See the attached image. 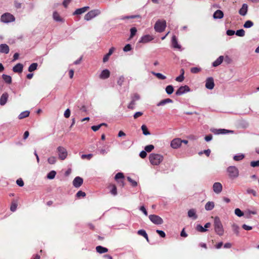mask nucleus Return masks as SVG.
Here are the masks:
<instances>
[{"instance_id": "1", "label": "nucleus", "mask_w": 259, "mask_h": 259, "mask_svg": "<svg viewBox=\"0 0 259 259\" xmlns=\"http://www.w3.org/2000/svg\"><path fill=\"white\" fill-rule=\"evenodd\" d=\"M226 171L230 179H236L239 176V170L235 166H229L226 169Z\"/></svg>"}, {"instance_id": "2", "label": "nucleus", "mask_w": 259, "mask_h": 259, "mask_svg": "<svg viewBox=\"0 0 259 259\" xmlns=\"http://www.w3.org/2000/svg\"><path fill=\"white\" fill-rule=\"evenodd\" d=\"M213 226L214 231L216 234L220 236H222L224 234V230L223 225L219 217H214Z\"/></svg>"}, {"instance_id": "3", "label": "nucleus", "mask_w": 259, "mask_h": 259, "mask_svg": "<svg viewBox=\"0 0 259 259\" xmlns=\"http://www.w3.org/2000/svg\"><path fill=\"white\" fill-rule=\"evenodd\" d=\"M149 159L152 165H158L162 161L163 157L159 154L151 153L149 155Z\"/></svg>"}, {"instance_id": "4", "label": "nucleus", "mask_w": 259, "mask_h": 259, "mask_svg": "<svg viewBox=\"0 0 259 259\" xmlns=\"http://www.w3.org/2000/svg\"><path fill=\"white\" fill-rule=\"evenodd\" d=\"M166 26V23L165 20H158L156 21L154 25V29L156 32H163Z\"/></svg>"}, {"instance_id": "5", "label": "nucleus", "mask_w": 259, "mask_h": 259, "mask_svg": "<svg viewBox=\"0 0 259 259\" xmlns=\"http://www.w3.org/2000/svg\"><path fill=\"white\" fill-rule=\"evenodd\" d=\"M149 220L154 224L159 225L163 223V219L156 214H150L149 216Z\"/></svg>"}, {"instance_id": "6", "label": "nucleus", "mask_w": 259, "mask_h": 259, "mask_svg": "<svg viewBox=\"0 0 259 259\" xmlns=\"http://www.w3.org/2000/svg\"><path fill=\"white\" fill-rule=\"evenodd\" d=\"M100 11L98 10H94L89 12L84 16V20L89 21L98 16L100 14Z\"/></svg>"}, {"instance_id": "7", "label": "nucleus", "mask_w": 259, "mask_h": 259, "mask_svg": "<svg viewBox=\"0 0 259 259\" xmlns=\"http://www.w3.org/2000/svg\"><path fill=\"white\" fill-rule=\"evenodd\" d=\"M1 21L4 23H9L15 20L13 15L10 13H5L2 15L1 18Z\"/></svg>"}, {"instance_id": "8", "label": "nucleus", "mask_w": 259, "mask_h": 259, "mask_svg": "<svg viewBox=\"0 0 259 259\" xmlns=\"http://www.w3.org/2000/svg\"><path fill=\"white\" fill-rule=\"evenodd\" d=\"M59 158L61 160H64L67 156V151L66 149L62 146H59L57 148Z\"/></svg>"}, {"instance_id": "9", "label": "nucleus", "mask_w": 259, "mask_h": 259, "mask_svg": "<svg viewBox=\"0 0 259 259\" xmlns=\"http://www.w3.org/2000/svg\"><path fill=\"white\" fill-rule=\"evenodd\" d=\"M190 91V88L187 85H185L184 86H181L176 92V96H181L184 94H185L187 92H189Z\"/></svg>"}, {"instance_id": "10", "label": "nucleus", "mask_w": 259, "mask_h": 259, "mask_svg": "<svg viewBox=\"0 0 259 259\" xmlns=\"http://www.w3.org/2000/svg\"><path fill=\"white\" fill-rule=\"evenodd\" d=\"M211 132H212L215 135H220V134H227L229 133H233L234 131L231 130H228L226 129H222V128H212L211 129Z\"/></svg>"}, {"instance_id": "11", "label": "nucleus", "mask_w": 259, "mask_h": 259, "mask_svg": "<svg viewBox=\"0 0 259 259\" xmlns=\"http://www.w3.org/2000/svg\"><path fill=\"white\" fill-rule=\"evenodd\" d=\"M214 87L213 78L212 77H208L205 81V87L207 89L212 90Z\"/></svg>"}, {"instance_id": "12", "label": "nucleus", "mask_w": 259, "mask_h": 259, "mask_svg": "<svg viewBox=\"0 0 259 259\" xmlns=\"http://www.w3.org/2000/svg\"><path fill=\"white\" fill-rule=\"evenodd\" d=\"M213 191L216 194H220L223 189V186L221 183L219 182H215L212 186Z\"/></svg>"}, {"instance_id": "13", "label": "nucleus", "mask_w": 259, "mask_h": 259, "mask_svg": "<svg viewBox=\"0 0 259 259\" xmlns=\"http://www.w3.org/2000/svg\"><path fill=\"white\" fill-rule=\"evenodd\" d=\"M181 144L182 141L180 138L174 139L170 143V146L174 149L179 148L181 146Z\"/></svg>"}, {"instance_id": "14", "label": "nucleus", "mask_w": 259, "mask_h": 259, "mask_svg": "<svg viewBox=\"0 0 259 259\" xmlns=\"http://www.w3.org/2000/svg\"><path fill=\"white\" fill-rule=\"evenodd\" d=\"M83 182V179L80 177H76L73 181V185L75 188H79Z\"/></svg>"}, {"instance_id": "15", "label": "nucleus", "mask_w": 259, "mask_h": 259, "mask_svg": "<svg viewBox=\"0 0 259 259\" xmlns=\"http://www.w3.org/2000/svg\"><path fill=\"white\" fill-rule=\"evenodd\" d=\"M9 95L7 93H3L0 97V105L1 106L5 105L8 99Z\"/></svg>"}, {"instance_id": "16", "label": "nucleus", "mask_w": 259, "mask_h": 259, "mask_svg": "<svg viewBox=\"0 0 259 259\" xmlns=\"http://www.w3.org/2000/svg\"><path fill=\"white\" fill-rule=\"evenodd\" d=\"M153 39V38L152 36H151L149 34H147V35H144L142 37H141V38H140V39L139 40V42L144 43V44L147 43V42L151 41Z\"/></svg>"}, {"instance_id": "17", "label": "nucleus", "mask_w": 259, "mask_h": 259, "mask_svg": "<svg viewBox=\"0 0 259 259\" xmlns=\"http://www.w3.org/2000/svg\"><path fill=\"white\" fill-rule=\"evenodd\" d=\"M171 45L175 49H180L181 48L180 45L178 44V39L176 35H173L171 38Z\"/></svg>"}, {"instance_id": "18", "label": "nucleus", "mask_w": 259, "mask_h": 259, "mask_svg": "<svg viewBox=\"0 0 259 259\" xmlns=\"http://www.w3.org/2000/svg\"><path fill=\"white\" fill-rule=\"evenodd\" d=\"M90 9V7L89 6H85L81 8L77 9L73 13V15H80L87 11H88Z\"/></svg>"}, {"instance_id": "19", "label": "nucleus", "mask_w": 259, "mask_h": 259, "mask_svg": "<svg viewBox=\"0 0 259 259\" xmlns=\"http://www.w3.org/2000/svg\"><path fill=\"white\" fill-rule=\"evenodd\" d=\"M110 72L109 70L105 69L103 70L99 75V77L102 79H105L110 76Z\"/></svg>"}, {"instance_id": "20", "label": "nucleus", "mask_w": 259, "mask_h": 259, "mask_svg": "<svg viewBox=\"0 0 259 259\" xmlns=\"http://www.w3.org/2000/svg\"><path fill=\"white\" fill-rule=\"evenodd\" d=\"M23 65L21 63H18L13 67V71L15 73H21L23 71Z\"/></svg>"}, {"instance_id": "21", "label": "nucleus", "mask_w": 259, "mask_h": 259, "mask_svg": "<svg viewBox=\"0 0 259 259\" xmlns=\"http://www.w3.org/2000/svg\"><path fill=\"white\" fill-rule=\"evenodd\" d=\"M248 11V6L246 4H243L241 9L239 10V14L241 16L246 15Z\"/></svg>"}, {"instance_id": "22", "label": "nucleus", "mask_w": 259, "mask_h": 259, "mask_svg": "<svg viewBox=\"0 0 259 259\" xmlns=\"http://www.w3.org/2000/svg\"><path fill=\"white\" fill-rule=\"evenodd\" d=\"M10 49L9 46L5 44L0 45V53L8 54Z\"/></svg>"}, {"instance_id": "23", "label": "nucleus", "mask_w": 259, "mask_h": 259, "mask_svg": "<svg viewBox=\"0 0 259 259\" xmlns=\"http://www.w3.org/2000/svg\"><path fill=\"white\" fill-rule=\"evenodd\" d=\"M224 17V13L222 11L218 10L214 12L213 17L214 19H221Z\"/></svg>"}, {"instance_id": "24", "label": "nucleus", "mask_w": 259, "mask_h": 259, "mask_svg": "<svg viewBox=\"0 0 259 259\" xmlns=\"http://www.w3.org/2000/svg\"><path fill=\"white\" fill-rule=\"evenodd\" d=\"M172 102H173L172 100H171V99H169V98H167V99H165L161 100L160 102H159L156 105H157V106H162L165 105L166 104L171 103Z\"/></svg>"}, {"instance_id": "25", "label": "nucleus", "mask_w": 259, "mask_h": 259, "mask_svg": "<svg viewBox=\"0 0 259 259\" xmlns=\"http://www.w3.org/2000/svg\"><path fill=\"white\" fill-rule=\"evenodd\" d=\"M188 216L189 218H192L193 220H196L197 218L196 210L194 209H191L188 211Z\"/></svg>"}, {"instance_id": "26", "label": "nucleus", "mask_w": 259, "mask_h": 259, "mask_svg": "<svg viewBox=\"0 0 259 259\" xmlns=\"http://www.w3.org/2000/svg\"><path fill=\"white\" fill-rule=\"evenodd\" d=\"M214 207V203L213 201H208L205 205V209L207 211L211 210Z\"/></svg>"}, {"instance_id": "27", "label": "nucleus", "mask_w": 259, "mask_h": 259, "mask_svg": "<svg viewBox=\"0 0 259 259\" xmlns=\"http://www.w3.org/2000/svg\"><path fill=\"white\" fill-rule=\"evenodd\" d=\"M223 59H224V57L223 56H220L218 58H217V59L215 61H214L212 63V66H213V67L218 66L223 62Z\"/></svg>"}, {"instance_id": "28", "label": "nucleus", "mask_w": 259, "mask_h": 259, "mask_svg": "<svg viewBox=\"0 0 259 259\" xmlns=\"http://www.w3.org/2000/svg\"><path fill=\"white\" fill-rule=\"evenodd\" d=\"M53 17L54 20L57 22H64V20L62 18H61L59 13L56 11L54 12Z\"/></svg>"}, {"instance_id": "29", "label": "nucleus", "mask_w": 259, "mask_h": 259, "mask_svg": "<svg viewBox=\"0 0 259 259\" xmlns=\"http://www.w3.org/2000/svg\"><path fill=\"white\" fill-rule=\"evenodd\" d=\"M110 188V192L113 196H116L117 194V188L114 184H111L109 186Z\"/></svg>"}, {"instance_id": "30", "label": "nucleus", "mask_w": 259, "mask_h": 259, "mask_svg": "<svg viewBox=\"0 0 259 259\" xmlns=\"http://www.w3.org/2000/svg\"><path fill=\"white\" fill-rule=\"evenodd\" d=\"M96 249L97 252L99 253H105L108 251V248L100 245L97 246L96 248Z\"/></svg>"}, {"instance_id": "31", "label": "nucleus", "mask_w": 259, "mask_h": 259, "mask_svg": "<svg viewBox=\"0 0 259 259\" xmlns=\"http://www.w3.org/2000/svg\"><path fill=\"white\" fill-rule=\"evenodd\" d=\"M2 77L6 83L8 84L12 83V77L11 76L4 74L2 75Z\"/></svg>"}, {"instance_id": "32", "label": "nucleus", "mask_w": 259, "mask_h": 259, "mask_svg": "<svg viewBox=\"0 0 259 259\" xmlns=\"http://www.w3.org/2000/svg\"><path fill=\"white\" fill-rule=\"evenodd\" d=\"M137 233H138V234L143 236L147 240V241H149L148 234H147V233L145 230H143V229L140 230L138 231Z\"/></svg>"}, {"instance_id": "33", "label": "nucleus", "mask_w": 259, "mask_h": 259, "mask_svg": "<svg viewBox=\"0 0 259 259\" xmlns=\"http://www.w3.org/2000/svg\"><path fill=\"white\" fill-rule=\"evenodd\" d=\"M135 18H141V16L140 15L125 16H122V17H121L120 19L125 20V19H135Z\"/></svg>"}, {"instance_id": "34", "label": "nucleus", "mask_w": 259, "mask_h": 259, "mask_svg": "<svg viewBox=\"0 0 259 259\" xmlns=\"http://www.w3.org/2000/svg\"><path fill=\"white\" fill-rule=\"evenodd\" d=\"M244 157H245L244 154H242V153H239V154L234 156L233 159L235 161H239L242 160L244 158Z\"/></svg>"}, {"instance_id": "35", "label": "nucleus", "mask_w": 259, "mask_h": 259, "mask_svg": "<svg viewBox=\"0 0 259 259\" xmlns=\"http://www.w3.org/2000/svg\"><path fill=\"white\" fill-rule=\"evenodd\" d=\"M30 114V112L29 111L26 110V111H23L22 112H21L18 116V118L19 119H23V118H24L25 117H27L29 116Z\"/></svg>"}, {"instance_id": "36", "label": "nucleus", "mask_w": 259, "mask_h": 259, "mask_svg": "<svg viewBox=\"0 0 259 259\" xmlns=\"http://www.w3.org/2000/svg\"><path fill=\"white\" fill-rule=\"evenodd\" d=\"M38 64L37 63H32L28 67V70L29 72H32L37 69Z\"/></svg>"}, {"instance_id": "37", "label": "nucleus", "mask_w": 259, "mask_h": 259, "mask_svg": "<svg viewBox=\"0 0 259 259\" xmlns=\"http://www.w3.org/2000/svg\"><path fill=\"white\" fill-rule=\"evenodd\" d=\"M174 91V88L172 85H168L165 88V92L168 95H171Z\"/></svg>"}, {"instance_id": "38", "label": "nucleus", "mask_w": 259, "mask_h": 259, "mask_svg": "<svg viewBox=\"0 0 259 259\" xmlns=\"http://www.w3.org/2000/svg\"><path fill=\"white\" fill-rule=\"evenodd\" d=\"M141 130L143 132V134L144 135L147 136V135H150V133L148 131V128L146 125H145V124L142 125L141 126Z\"/></svg>"}, {"instance_id": "39", "label": "nucleus", "mask_w": 259, "mask_h": 259, "mask_svg": "<svg viewBox=\"0 0 259 259\" xmlns=\"http://www.w3.org/2000/svg\"><path fill=\"white\" fill-rule=\"evenodd\" d=\"M56 175V172L55 170H51L47 175V178L50 180L53 179Z\"/></svg>"}, {"instance_id": "40", "label": "nucleus", "mask_w": 259, "mask_h": 259, "mask_svg": "<svg viewBox=\"0 0 259 259\" xmlns=\"http://www.w3.org/2000/svg\"><path fill=\"white\" fill-rule=\"evenodd\" d=\"M196 229L197 231L200 232H205L207 231V229L204 228V227H203L200 224L197 225V226L196 227Z\"/></svg>"}, {"instance_id": "41", "label": "nucleus", "mask_w": 259, "mask_h": 259, "mask_svg": "<svg viewBox=\"0 0 259 259\" xmlns=\"http://www.w3.org/2000/svg\"><path fill=\"white\" fill-rule=\"evenodd\" d=\"M253 25V23L250 20L246 21L243 25V26L245 28H249L251 27Z\"/></svg>"}, {"instance_id": "42", "label": "nucleus", "mask_w": 259, "mask_h": 259, "mask_svg": "<svg viewBox=\"0 0 259 259\" xmlns=\"http://www.w3.org/2000/svg\"><path fill=\"white\" fill-rule=\"evenodd\" d=\"M124 175L122 172H118L115 176V180L117 182L119 180H122L124 179Z\"/></svg>"}, {"instance_id": "43", "label": "nucleus", "mask_w": 259, "mask_h": 259, "mask_svg": "<svg viewBox=\"0 0 259 259\" xmlns=\"http://www.w3.org/2000/svg\"><path fill=\"white\" fill-rule=\"evenodd\" d=\"M137 32V29L136 27L131 28L130 29V36L129 39L133 38L136 35Z\"/></svg>"}, {"instance_id": "44", "label": "nucleus", "mask_w": 259, "mask_h": 259, "mask_svg": "<svg viewBox=\"0 0 259 259\" xmlns=\"http://www.w3.org/2000/svg\"><path fill=\"white\" fill-rule=\"evenodd\" d=\"M152 73L160 79L164 80L166 78V76L160 73L152 72Z\"/></svg>"}, {"instance_id": "45", "label": "nucleus", "mask_w": 259, "mask_h": 259, "mask_svg": "<svg viewBox=\"0 0 259 259\" xmlns=\"http://www.w3.org/2000/svg\"><path fill=\"white\" fill-rule=\"evenodd\" d=\"M235 34L236 35L240 37H243L245 35V31L243 29L237 30Z\"/></svg>"}, {"instance_id": "46", "label": "nucleus", "mask_w": 259, "mask_h": 259, "mask_svg": "<svg viewBox=\"0 0 259 259\" xmlns=\"http://www.w3.org/2000/svg\"><path fill=\"white\" fill-rule=\"evenodd\" d=\"M127 179L128 181L131 184V185L133 187H135L137 186V185H138L137 182L136 181H135V180H133L131 177H128L127 178Z\"/></svg>"}, {"instance_id": "47", "label": "nucleus", "mask_w": 259, "mask_h": 259, "mask_svg": "<svg viewBox=\"0 0 259 259\" xmlns=\"http://www.w3.org/2000/svg\"><path fill=\"white\" fill-rule=\"evenodd\" d=\"M232 228H233V230L234 231V232H235V233L237 235H238L239 234V227L238 225H236V224H233L232 225Z\"/></svg>"}, {"instance_id": "48", "label": "nucleus", "mask_w": 259, "mask_h": 259, "mask_svg": "<svg viewBox=\"0 0 259 259\" xmlns=\"http://www.w3.org/2000/svg\"><path fill=\"white\" fill-rule=\"evenodd\" d=\"M235 214L239 217L244 215V213L239 208H236L235 209Z\"/></svg>"}, {"instance_id": "49", "label": "nucleus", "mask_w": 259, "mask_h": 259, "mask_svg": "<svg viewBox=\"0 0 259 259\" xmlns=\"http://www.w3.org/2000/svg\"><path fill=\"white\" fill-rule=\"evenodd\" d=\"M132 50V47L131 45L130 44H126L123 48V51L124 52H127L128 51H130Z\"/></svg>"}, {"instance_id": "50", "label": "nucleus", "mask_w": 259, "mask_h": 259, "mask_svg": "<svg viewBox=\"0 0 259 259\" xmlns=\"http://www.w3.org/2000/svg\"><path fill=\"white\" fill-rule=\"evenodd\" d=\"M154 148V147L153 145H148L145 147V150L147 152H150L152 151Z\"/></svg>"}, {"instance_id": "51", "label": "nucleus", "mask_w": 259, "mask_h": 259, "mask_svg": "<svg viewBox=\"0 0 259 259\" xmlns=\"http://www.w3.org/2000/svg\"><path fill=\"white\" fill-rule=\"evenodd\" d=\"M93 156L92 154H82L81 156V158L82 159L87 158L88 160H90Z\"/></svg>"}, {"instance_id": "52", "label": "nucleus", "mask_w": 259, "mask_h": 259, "mask_svg": "<svg viewBox=\"0 0 259 259\" xmlns=\"http://www.w3.org/2000/svg\"><path fill=\"white\" fill-rule=\"evenodd\" d=\"M48 161L51 164H55L56 162V158L54 156H51L48 159Z\"/></svg>"}, {"instance_id": "53", "label": "nucleus", "mask_w": 259, "mask_h": 259, "mask_svg": "<svg viewBox=\"0 0 259 259\" xmlns=\"http://www.w3.org/2000/svg\"><path fill=\"white\" fill-rule=\"evenodd\" d=\"M246 193L249 194H251L254 197L257 196V193H256V191L255 190L250 189V188L247 189Z\"/></svg>"}, {"instance_id": "54", "label": "nucleus", "mask_w": 259, "mask_h": 259, "mask_svg": "<svg viewBox=\"0 0 259 259\" xmlns=\"http://www.w3.org/2000/svg\"><path fill=\"white\" fill-rule=\"evenodd\" d=\"M201 71V68L197 67H192L191 68V72L192 73H197Z\"/></svg>"}, {"instance_id": "55", "label": "nucleus", "mask_w": 259, "mask_h": 259, "mask_svg": "<svg viewBox=\"0 0 259 259\" xmlns=\"http://www.w3.org/2000/svg\"><path fill=\"white\" fill-rule=\"evenodd\" d=\"M85 195H86L85 193L82 191H79L76 194V197L77 198H80V197H85Z\"/></svg>"}, {"instance_id": "56", "label": "nucleus", "mask_w": 259, "mask_h": 259, "mask_svg": "<svg viewBox=\"0 0 259 259\" xmlns=\"http://www.w3.org/2000/svg\"><path fill=\"white\" fill-rule=\"evenodd\" d=\"M124 81V77L123 76H121L119 77L117 83L119 86L121 87Z\"/></svg>"}, {"instance_id": "57", "label": "nucleus", "mask_w": 259, "mask_h": 259, "mask_svg": "<svg viewBox=\"0 0 259 259\" xmlns=\"http://www.w3.org/2000/svg\"><path fill=\"white\" fill-rule=\"evenodd\" d=\"M156 233L162 238L165 237V233L164 231L160 230H156Z\"/></svg>"}, {"instance_id": "58", "label": "nucleus", "mask_w": 259, "mask_h": 259, "mask_svg": "<svg viewBox=\"0 0 259 259\" xmlns=\"http://www.w3.org/2000/svg\"><path fill=\"white\" fill-rule=\"evenodd\" d=\"M17 207V203L15 202H12L11 204V205L10 210L14 212L16 210Z\"/></svg>"}, {"instance_id": "59", "label": "nucleus", "mask_w": 259, "mask_h": 259, "mask_svg": "<svg viewBox=\"0 0 259 259\" xmlns=\"http://www.w3.org/2000/svg\"><path fill=\"white\" fill-rule=\"evenodd\" d=\"M140 98V97L139 94L137 93H135L134 94L133 96L132 97V100L134 101V102H136V101L139 100Z\"/></svg>"}, {"instance_id": "60", "label": "nucleus", "mask_w": 259, "mask_h": 259, "mask_svg": "<svg viewBox=\"0 0 259 259\" xmlns=\"http://www.w3.org/2000/svg\"><path fill=\"white\" fill-rule=\"evenodd\" d=\"M16 184L19 187H23L24 186V182L22 179L19 178L16 181Z\"/></svg>"}, {"instance_id": "61", "label": "nucleus", "mask_w": 259, "mask_h": 259, "mask_svg": "<svg viewBox=\"0 0 259 259\" xmlns=\"http://www.w3.org/2000/svg\"><path fill=\"white\" fill-rule=\"evenodd\" d=\"M135 102L132 100L127 106V108L130 109H134L135 108Z\"/></svg>"}, {"instance_id": "62", "label": "nucleus", "mask_w": 259, "mask_h": 259, "mask_svg": "<svg viewBox=\"0 0 259 259\" xmlns=\"http://www.w3.org/2000/svg\"><path fill=\"white\" fill-rule=\"evenodd\" d=\"M184 76L183 74H180L179 76L177 77L176 80L178 82H182L184 80Z\"/></svg>"}, {"instance_id": "63", "label": "nucleus", "mask_w": 259, "mask_h": 259, "mask_svg": "<svg viewBox=\"0 0 259 259\" xmlns=\"http://www.w3.org/2000/svg\"><path fill=\"white\" fill-rule=\"evenodd\" d=\"M250 165L252 167L259 166V160L257 161H252L250 162Z\"/></svg>"}, {"instance_id": "64", "label": "nucleus", "mask_w": 259, "mask_h": 259, "mask_svg": "<svg viewBox=\"0 0 259 259\" xmlns=\"http://www.w3.org/2000/svg\"><path fill=\"white\" fill-rule=\"evenodd\" d=\"M70 115V110L69 109H67L64 112V116L65 118L69 117Z\"/></svg>"}]
</instances>
